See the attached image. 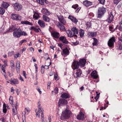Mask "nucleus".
<instances>
[{
	"label": "nucleus",
	"instance_id": "obj_51",
	"mask_svg": "<svg viewBox=\"0 0 122 122\" xmlns=\"http://www.w3.org/2000/svg\"><path fill=\"white\" fill-rule=\"evenodd\" d=\"M91 36H92V37H94L95 36H96V33L93 32V33H91L90 34Z\"/></svg>",
	"mask_w": 122,
	"mask_h": 122
},
{
	"label": "nucleus",
	"instance_id": "obj_33",
	"mask_svg": "<svg viewBox=\"0 0 122 122\" xmlns=\"http://www.w3.org/2000/svg\"><path fill=\"white\" fill-rule=\"evenodd\" d=\"M79 33L80 37H82L83 36L84 34V31L83 30L81 29L79 31Z\"/></svg>",
	"mask_w": 122,
	"mask_h": 122
},
{
	"label": "nucleus",
	"instance_id": "obj_62",
	"mask_svg": "<svg viewBox=\"0 0 122 122\" xmlns=\"http://www.w3.org/2000/svg\"><path fill=\"white\" fill-rule=\"evenodd\" d=\"M23 43V42L22 41V40H21L20 42L19 43V45H21L22 44V43Z\"/></svg>",
	"mask_w": 122,
	"mask_h": 122
},
{
	"label": "nucleus",
	"instance_id": "obj_45",
	"mask_svg": "<svg viewBox=\"0 0 122 122\" xmlns=\"http://www.w3.org/2000/svg\"><path fill=\"white\" fill-rule=\"evenodd\" d=\"M78 5H72V7L74 8L75 9H77L78 7Z\"/></svg>",
	"mask_w": 122,
	"mask_h": 122
},
{
	"label": "nucleus",
	"instance_id": "obj_64",
	"mask_svg": "<svg viewBox=\"0 0 122 122\" xmlns=\"http://www.w3.org/2000/svg\"><path fill=\"white\" fill-rule=\"evenodd\" d=\"M119 49L121 50L122 49V45H120L119 46Z\"/></svg>",
	"mask_w": 122,
	"mask_h": 122
},
{
	"label": "nucleus",
	"instance_id": "obj_8",
	"mask_svg": "<svg viewBox=\"0 0 122 122\" xmlns=\"http://www.w3.org/2000/svg\"><path fill=\"white\" fill-rule=\"evenodd\" d=\"M67 103V101L66 99L61 98L59 99L58 102V104L59 106H60L66 105Z\"/></svg>",
	"mask_w": 122,
	"mask_h": 122
},
{
	"label": "nucleus",
	"instance_id": "obj_10",
	"mask_svg": "<svg viewBox=\"0 0 122 122\" xmlns=\"http://www.w3.org/2000/svg\"><path fill=\"white\" fill-rule=\"evenodd\" d=\"M114 16L112 14V12H110L109 14L107 19L106 21L108 23H110L113 20V19Z\"/></svg>",
	"mask_w": 122,
	"mask_h": 122
},
{
	"label": "nucleus",
	"instance_id": "obj_55",
	"mask_svg": "<svg viewBox=\"0 0 122 122\" xmlns=\"http://www.w3.org/2000/svg\"><path fill=\"white\" fill-rule=\"evenodd\" d=\"M58 45L59 46L61 49H62V47L63 46L62 44L61 43H58Z\"/></svg>",
	"mask_w": 122,
	"mask_h": 122
},
{
	"label": "nucleus",
	"instance_id": "obj_58",
	"mask_svg": "<svg viewBox=\"0 0 122 122\" xmlns=\"http://www.w3.org/2000/svg\"><path fill=\"white\" fill-rule=\"evenodd\" d=\"M20 80L21 81H24L23 78L20 75V77L19 78Z\"/></svg>",
	"mask_w": 122,
	"mask_h": 122
},
{
	"label": "nucleus",
	"instance_id": "obj_37",
	"mask_svg": "<svg viewBox=\"0 0 122 122\" xmlns=\"http://www.w3.org/2000/svg\"><path fill=\"white\" fill-rule=\"evenodd\" d=\"M15 64H14V62L13 60H11L10 61V66L11 68H13L15 67Z\"/></svg>",
	"mask_w": 122,
	"mask_h": 122
},
{
	"label": "nucleus",
	"instance_id": "obj_15",
	"mask_svg": "<svg viewBox=\"0 0 122 122\" xmlns=\"http://www.w3.org/2000/svg\"><path fill=\"white\" fill-rule=\"evenodd\" d=\"M59 39L60 41H61L62 42L64 43L67 44L68 42L65 37L64 36H61L59 38Z\"/></svg>",
	"mask_w": 122,
	"mask_h": 122
},
{
	"label": "nucleus",
	"instance_id": "obj_46",
	"mask_svg": "<svg viewBox=\"0 0 122 122\" xmlns=\"http://www.w3.org/2000/svg\"><path fill=\"white\" fill-rule=\"evenodd\" d=\"M58 89L57 87H56L54 89V92L56 94L58 93Z\"/></svg>",
	"mask_w": 122,
	"mask_h": 122
},
{
	"label": "nucleus",
	"instance_id": "obj_56",
	"mask_svg": "<svg viewBox=\"0 0 122 122\" xmlns=\"http://www.w3.org/2000/svg\"><path fill=\"white\" fill-rule=\"evenodd\" d=\"M35 28L34 27L32 26L30 28H29V29L30 30H34Z\"/></svg>",
	"mask_w": 122,
	"mask_h": 122
},
{
	"label": "nucleus",
	"instance_id": "obj_54",
	"mask_svg": "<svg viewBox=\"0 0 122 122\" xmlns=\"http://www.w3.org/2000/svg\"><path fill=\"white\" fill-rule=\"evenodd\" d=\"M3 112L4 113H5L7 112V109L6 108H3Z\"/></svg>",
	"mask_w": 122,
	"mask_h": 122
},
{
	"label": "nucleus",
	"instance_id": "obj_19",
	"mask_svg": "<svg viewBox=\"0 0 122 122\" xmlns=\"http://www.w3.org/2000/svg\"><path fill=\"white\" fill-rule=\"evenodd\" d=\"M52 36L54 38H58L59 37V33L58 32H54L51 33Z\"/></svg>",
	"mask_w": 122,
	"mask_h": 122
},
{
	"label": "nucleus",
	"instance_id": "obj_12",
	"mask_svg": "<svg viewBox=\"0 0 122 122\" xmlns=\"http://www.w3.org/2000/svg\"><path fill=\"white\" fill-rule=\"evenodd\" d=\"M76 117L79 120H83L84 117V115L82 112L80 111L79 114Z\"/></svg>",
	"mask_w": 122,
	"mask_h": 122
},
{
	"label": "nucleus",
	"instance_id": "obj_26",
	"mask_svg": "<svg viewBox=\"0 0 122 122\" xmlns=\"http://www.w3.org/2000/svg\"><path fill=\"white\" fill-rule=\"evenodd\" d=\"M21 23L22 24H25L26 25H33V24L31 22L28 21H21Z\"/></svg>",
	"mask_w": 122,
	"mask_h": 122
},
{
	"label": "nucleus",
	"instance_id": "obj_63",
	"mask_svg": "<svg viewBox=\"0 0 122 122\" xmlns=\"http://www.w3.org/2000/svg\"><path fill=\"white\" fill-rule=\"evenodd\" d=\"M120 30H121L122 29V26L121 25L118 28Z\"/></svg>",
	"mask_w": 122,
	"mask_h": 122
},
{
	"label": "nucleus",
	"instance_id": "obj_40",
	"mask_svg": "<svg viewBox=\"0 0 122 122\" xmlns=\"http://www.w3.org/2000/svg\"><path fill=\"white\" fill-rule=\"evenodd\" d=\"M13 30V31L15 30H14L13 28L12 27H10L9 28V30L6 31V32L7 33H8L9 32H12Z\"/></svg>",
	"mask_w": 122,
	"mask_h": 122
},
{
	"label": "nucleus",
	"instance_id": "obj_52",
	"mask_svg": "<svg viewBox=\"0 0 122 122\" xmlns=\"http://www.w3.org/2000/svg\"><path fill=\"white\" fill-rule=\"evenodd\" d=\"M51 84V82L50 81L48 82L47 83V88L48 89H49L50 87V84Z\"/></svg>",
	"mask_w": 122,
	"mask_h": 122
},
{
	"label": "nucleus",
	"instance_id": "obj_50",
	"mask_svg": "<svg viewBox=\"0 0 122 122\" xmlns=\"http://www.w3.org/2000/svg\"><path fill=\"white\" fill-rule=\"evenodd\" d=\"M119 1L118 0H114L113 2L114 4L117 5L118 3L119 2Z\"/></svg>",
	"mask_w": 122,
	"mask_h": 122
},
{
	"label": "nucleus",
	"instance_id": "obj_57",
	"mask_svg": "<svg viewBox=\"0 0 122 122\" xmlns=\"http://www.w3.org/2000/svg\"><path fill=\"white\" fill-rule=\"evenodd\" d=\"M25 116H24L23 117H22V120H23V122H25Z\"/></svg>",
	"mask_w": 122,
	"mask_h": 122
},
{
	"label": "nucleus",
	"instance_id": "obj_30",
	"mask_svg": "<svg viewBox=\"0 0 122 122\" xmlns=\"http://www.w3.org/2000/svg\"><path fill=\"white\" fill-rule=\"evenodd\" d=\"M63 53L65 55H68L69 54V51L66 48L65 49H63Z\"/></svg>",
	"mask_w": 122,
	"mask_h": 122
},
{
	"label": "nucleus",
	"instance_id": "obj_41",
	"mask_svg": "<svg viewBox=\"0 0 122 122\" xmlns=\"http://www.w3.org/2000/svg\"><path fill=\"white\" fill-rule=\"evenodd\" d=\"M37 1L41 5L44 4V0H37Z\"/></svg>",
	"mask_w": 122,
	"mask_h": 122
},
{
	"label": "nucleus",
	"instance_id": "obj_42",
	"mask_svg": "<svg viewBox=\"0 0 122 122\" xmlns=\"http://www.w3.org/2000/svg\"><path fill=\"white\" fill-rule=\"evenodd\" d=\"M14 52L13 51H11L9 52L8 53V55L10 56L14 55Z\"/></svg>",
	"mask_w": 122,
	"mask_h": 122
},
{
	"label": "nucleus",
	"instance_id": "obj_24",
	"mask_svg": "<svg viewBox=\"0 0 122 122\" xmlns=\"http://www.w3.org/2000/svg\"><path fill=\"white\" fill-rule=\"evenodd\" d=\"M82 74V71L80 69H78L76 70V77H80Z\"/></svg>",
	"mask_w": 122,
	"mask_h": 122
},
{
	"label": "nucleus",
	"instance_id": "obj_43",
	"mask_svg": "<svg viewBox=\"0 0 122 122\" xmlns=\"http://www.w3.org/2000/svg\"><path fill=\"white\" fill-rule=\"evenodd\" d=\"M99 3L102 4H104L105 0H98Z\"/></svg>",
	"mask_w": 122,
	"mask_h": 122
},
{
	"label": "nucleus",
	"instance_id": "obj_28",
	"mask_svg": "<svg viewBox=\"0 0 122 122\" xmlns=\"http://www.w3.org/2000/svg\"><path fill=\"white\" fill-rule=\"evenodd\" d=\"M11 82V84H17L19 83V81L18 80L16 79H14L13 80H10V81Z\"/></svg>",
	"mask_w": 122,
	"mask_h": 122
},
{
	"label": "nucleus",
	"instance_id": "obj_17",
	"mask_svg": "<svg viewBox=\"0 0 122 122\" xmlns=\"http://www.w3.org/2000/svg\"><path fill=\"white\" fill-rule=\"evenodd\" d=\"M41 12L44 14L46 15H49L50 14V13L46 9L44 8H42L41 10Z\"/></svg>",
	"mask_w": 122,
	"mask_h": 122
},
{
	"label": "nucleus",
	"instance_id": "obj_1",
	"mask_svg": "<svg viewBox=\"0 0 122 122\" xmlns=\"http://www.w3.org/2000/svg\"><path fill=\"white\" fill-rule=\"evenodd\" d=\"M58 19L60 22H58L57 25L58 27L61 30L66 31L65 27L63 25H65L66 22L65 20L62 17H58Z\"/></svg>",
	"mask_w": 122,
	"mask_h": 122
},
{
	"label": "nucleus",
	"instance_id": "obj_18",
	"mask_svg": "<svg viewBox=\"0 0 122 122\" xmlns=\"http://www.w3.org/2000/svg\"><path fill=\"white\" fill-rule=\"evenodd\" d=\"M66 33L68 37H73V36H74V34H73L72 31L70 30H67Z\"/></svg>",
	"mask_w": 122,
	"mask_h": 122
},
{
	"label": "nucleus",
	"instance_id": "obj_48",
	"mask_svg": "<svg viewBox=\"0 0 122 122\" xmlns=\"http://www.w3.org/2000/svg\"><path fill=\"white\" fill-rule=\"evenodd\" d=\"M1 67V68L2 70L3 71V72H5V67H4V66H3V65L2 66H0Z\"/></svg>",
	"mask_w": 122,
	"mask_h": 122
},
{
	"label": "nucleus",
	"instance_id": "obj_16",
	"mask_svg": "<svg viewBox=\"0 0 122 122\" xmlns=\"http://www.w3.org/2000/svg\"><path fill=\"white\" fill-rule=\"evenodd\" d=\"M91 77L94 79H96L98 78V76L97 73L96 71H93L91 73Z\"/></svg>",
	"mask_w": 122,
	"mask_h": 122
},
{
	"label": "nucleus",
	"instance_id": "obj_27",
	"mask_svg": "<svg viewBox=\"0 0 122 122\" xmlns=\"http://www.w3.org/2000/svg\"><path fill=\"white\" fill-rule=\"evenodd\" d=\"M13 107V108H12V111H13V115L14 116V115H16L17 114V107L16 106H15V107Z\"/></svg>",
	"mask_w": 122,
	"mask_h": 122
},
{
	"label": "nucleus",
	"instance_id": "obj_44",
	"mask_svg": "<svg viewBox=\"0 0 122 122\" xmlns=\"http://www.w3.org/2000/svg\"><path fill=\"white\" fill-rule=\"evenodd\" d=\"M86 25L88 28H90L91 26V23L89 22H87L86 24Z\"/></svg>",
	"mask_w": 122,
	"mask_h": 122
},
{
	"label": "nucleus",
	"instance_id": "obj_7",
	"mask_svg": "<svg viewBox=\"0 0 122 122\" xmlns=\"http://www.w3.org/2000/svg\"><path fill=\"white\" fill-rule=\"evenodd\" d=\"M13 6L16 10L19 11L21 10L22 8V6L20 4L15 3L13 4Z\"/></svg>",
	"mask_w": 122,
	"mask_h": 122
},
{
	"label": "nucleus",
	"instance_id": "obj_59",
	"mask_svg": "<svg viewBox=\"0 0 122 122\" xmlns=\"http://www.w3.org/2000/svg\"><path fill=\"white\" fill-rule=\"evenodd\" d=\"M79 43V42L78 41H76V42H74L73 43V44L74 45H76L78 44Z\"/></svg>",
	"mask_w": 122,
	"mask_h": 122
},
{
	"label": "nucleus",
	"instance_id": "obj_49",
	"mask_svg": "<svg viewBox=\"0 0 122 122\" xmlns=\"http://www.w3.org/2000/svg\"><path fill=\"white\" fill-rule=\"evenodd\" d=\"M39 30H41L39 28L37 29L35 28L34 30L36 32H39Z\"/></svg>",
	"mask_w": 122,
	"mask_h": 122
},
{
	"label": "nucleus",
	"instance_id": "obj_3",
	"mask_svg": "<svg viewBox=\"0 0 122 122\" xmlns=\"http://www.w3.org/2000/svg\"><path fill=\"white\" fill-rule=\"evenodd\" d=\"M106 12V9L103 6L99 7L98 9L97 18H101Z\"/></svg>",
	"mask_w": 122,
	"mask_h": 122
},
{
	"label": "nucleus",
	"instance_id": "obj_53",
	"mask_svg": "<svg viewBox=\"0 0 122 122\" xmlns=\"http://www.w3.org/2000/svg\"><path fill=\"white\" fill-rule=\"evenodd\" d=\"M14 56L16 58L20 56V54L19 53H18L16 55H15Z\"/></svg>",
	"mask_w": 122,
	"mask_h": 122
},
{
	"label": "nucleus",
	"instance_id": "obj_35",
	"mask_svg": "<svg viewBox=\"0 0 122 122\" xmlns=\"http://www.w3.org/2000/svg\"><path fill=\"white\" fill-rule=\"evenodd\" d=\"M16 70L18 72L19 71L20 64V63H16Z\"/></svg>",
	"mask_w": 122,
	"mask_h": 122
},
{
	"label": "nucleus",
	"instance_id": "obj_29",
	"mask_svg": "<svg viewBox=\"0 0 122 122\" xmlns=\"http://www.w3.org/2000/svg\"><path fill=\"white\" fill-rule=\"evenodd\" d=\"M42 18L43 20L46 22H49L50 21V19L49 17L43 15V16Z\"/></svg>",
	"mask_w": 122,
	"mask_h": 122
},
{
	"label": "nucleus",
	"instance_id": "obj_14",
	"mask_svg": "<svg viewBox=\"0 0 122 122\" xmlns=\"http://www.w3.org/2000/svg\"><path fill=\"white\" fill-rule=\"evenodd\" d=\"M71 31L73 34H74V36L77 37V36L76 35H75V34H78V30L76 28L74 27L72 28L71 29Z\"/></svg>",
	"mask_w": 122,
	"mask_h": 122
},
{
	"label": "nucleus",
	"instance_id": "obj_23",
	"mask_svg": "<svg viewBox=\"0 0 122 122\" xmlns=\"http://www.w3.org/2000/svg\"><path fill=\"white\" fill-rule=\"evenodd\" d=\"M83 4L86 7H88L92 5V2L87 0L83 2Z\"/></svg>",
	"mask_w": 122,
	"mask_h": 122
},
{
	"label": "nucleus",
	"instance_id": "obj_4",
	"mask_svg": "<svg viewBox=\"0 0 122 122\" xmlns=\"http://www.w3.org/2000/svg\"><path fill=\"white\" fill-rule=\"evenodd\" d=\"M79 66V62L76 61H74L73 62L71 66L73 70L76 69H78Z\"/></svg>",
	"mask_w": 122,
	"mask_h": 122
},
{
	"label": "nucleus",
	"instance_id": "obj_60",
	"mask_svg": "<svg viewBox=\"0 0 122 122\" xmlns=\"http://www.w3.org/2000/svg\"><path fill=\"white\" fill-rule=\"evenodd\" d=\"M23 75L25 77V78H26V75H25V71H23Z\"/></svg>",
	"mask_w": 122,
	"mask_h": 122
},
{
	"label": "nucleus",
	"instance_id": "obj_13",
	"mask_svg": "<svg viewBox=\"0 0 122 122\" xmlns=\"http://www.w3.org/2000/svg\"><path fill=\"white\" fill-rule=\"evenodd\" d=\"M86 60L84 59H81L79 62V65L81 67H84L86 64Z\"/></svg>",
	"mask_w": 122,
	"mask_h": 122
},
{
	"label": "nucleus",
	"instance_id": "obj_38",
	"mask_svg": "<svg viewBox=\"0 0 122 122\" xmlns=\"http://www.w3.org/2000/svg\"><path fill=\"white\" fill-rule=\"evenodd\" d=\"M0 14L3 15L5 13V10L2 8L0 7Z\"/></svg>",
	"mask_w": 122,
	"mask_h": 122
},
{
	"label": "nucleus",
	"instance_id": "obj_32",
	"mask_svg": "<svg viewBox=\"0 0 122 122\" xmlns=\"http://www.w3.org/2000/svg\"><path fill=\"white\" fill-rule=\"evenodd\" d=\"M33 18L36 20L40 18V16L37 13H35L33 15Z\"/></svg>",
	"mask_w": 122,
	"mask_h": 122
},
{
	"label": "nucleus",
	"instance_id": "obj_20",
	"mask_svg": "<svg viewBox=\"0 0 122 122\" xmlns=\"http://www.w3.org/2000/svg\"><path fill=\"white\" fill-rule=\"evenodd\" d=\"M68 18L71 20L73 22L76 23L78 22V20L76 19L71 15H69Z\"/></svg>",
	"mask_w": 122,
	"mask_h": 122
},
{
	"label": "nucleus",
	"instance_id": "obj_36",
	"mask_svg": "<svg viewBox=\"0 0 122 122\" xmlns=\"http://www.w3.org/2000/svg\"><path fill=\"white\" fill-rule=\"evenodd\" d=\"M93 39H94V41L92 43V44L93 46H94L97 45L98 41L95 38H93Z\"/></svg>",
	"mask_w": 122,
	"mask_h": 122
},
{
	"label": "nucleus",
	"instance_id": "obj_21",
	"mask_svg": "<svg viewBox=\"0 0 122 122\" xmlns=\"http://www.w3.org/2000/svg\"><path fill=\"white\" fill-rule=\"evenodd\" d=\"M61 97L65 99L68 98H70V96L68 94L66 93H64L62 94Z\"/></svg>",
	"mask_w": 122,
	"mask_h": 122
},
{
	"label": "nucleus",
	"instance_id": "obj_5",
	"mask_svg": "<svg viewBox=\"0 0 122 122\" xmlns=\"http://www.w3.org/2000/svg\"><path fill=\"white\" fill-rule=\"evenodd\" d=\"M11 18L13 20H20L21 17L19 15L16 14H12L11 15Z\"/></svg>",
	"mask_w": 122,
	"mask_h": 122
},
{
	"label": "nucleus",
	"instance_id": "obj_22",
	"mask_svg": "<svg viewBox=\"0 0 122 122\" xmlns=\"http://www.w3.org/2000/svg\"><path fill=\"white\" fill-rule=\"evenodd\" d=\"M38 23L41 27H44L45 26V23L42 20H39Z\"/></svg>",
	"mask_w": 122,
	"mask_h": 122
},
{
	"label": "nucleus",
	"instance_id": "obj_47",
	"mask_svg": "<svg viewBox=\"0 0 122 122\" xmlns=\"http://www.w3.org/2000/svg\"><path fill=\"white\" fill-rule=\"evenodd\" d=\"M41 114V119L42 120L44 121V120H43V117H44L43 115V112H40Z\"/></svg>",
	"mask_w": 122,
	"mask_h": 122
},
{
	"label": "nucleus",
	"instance_id": "obj_34",
	"mask_svg": "<svg viewBox=\"0 0 122 122\" xmlns=\"http://www.w3.org/2000/svg\"><path fill=\"white\" fill-rule=\"evenodd\" d=\"M9 100L10 103L13 107V106L12 105H14L13 104V97L12 96H10L9 98Z\"/></svg>",
	"mask_w": 122,
	"mask_h": 122
},
{
	"label": "nucleus",
	"instance_id": "obj_9",
	"mask_svg": "<svg viewBox=\"0 0 122 122\" xmlns=\"http://www.w3.org/2000/svg\"><path fill=\"white\" fill-rule=\"evenodd\" d=\"M115 38L112 37L111 38L108 43V46L110 47H112L114 43L115 42Z\"/></svg>",
	"mask_w": 122,
	"mask_h": 122
},
{
	"label": "nucleus",
	"instance_id": "obj_6",
	"mask_svg": "<svg viewBox=\"0 0 122 122\" xmlns=\"http://www.w3.org/2000/svg\"><path fill=\"white\" fill-rule=\"evenodd\" d=\"M19 28H16L14 32L13 33V35L14 37L17 38L20 37V32L19 31Z\"/></svg>",
	"mask_w": 122,
	"mask_h": 122
},
{
	"label": "nucleus",
	"instance_id": "obj_61",
	"mask_svg": "<svg viewBox=\"0 0 122 122\" xmlns=\"http://www.w3.org/2000/svg\"><path fill=\"white\" fill-rule=\"evenodd\" d=\"M29 49H30V51H34V48L32 47H31L30 48H29Z\"/></svg>",
	"mask_w": 122,
	"mask_h": 122
},
{
	"label": "nucleus",
	"instance_id": "obj_11",
	"mask_svg": "<svg viewBox=\"0 0 122 122\" xmlns=\"http://www.w3.org/2000/svg\"><path fill=\"white\" fill-rule=\"evenodd\" d=\"M38 110L36 109L35 110V112L36 113V115L37 117H39L40 116V112H43V109L42 107H38Z\"/></svg>",
	"mask_w": 122,
	"mask_h": 122
},
{
	"label": "nucleus",
	"instance_id": "obj_39",
	"mask_svg": "<svg viewBox=\"0 0 122 122\" xmlns=\"http://www.w3.org/2000/svg\"><path fill=\"white\" fill-rule=\"evenodd\" d=\"M30 111V109L28 107H25V114H26V113L27 114H28V112H29Z\"/></svg>",
	"mask_w": 122,
	"mask_h": 122
},
{
	"label": "nucleus",
	"instance_id": "obj_25",
	"mask_svg": "<svg viewBox=\"0 0 122 122\" xmlns=\"http://www.w3.org/2000/svg\"><path fill=\"white\" fill-rule=\"evenodd\" d=\"M9 5L7 3L3 2L1 4V6L4 7L5 8H7L9 6Z\"/></svg>",
	"mask_w": 122,
	"mask_h": 122
},
{
	"label": "nucleus",
	"instance_id": "obj_31",
	"mask_svg": "<svg viewBox=\"0 0 122 122\" xmlns=\"http://www.w3.org/2000/svg\"><path fill=\"white\" fill-rule=\"evenodd\" d=\"M19 30H20V36H26L27 35V33L25 32L24 31H22V30L20 28H19Z\"/></svg>",
	"mask_w": 122,
	"mask_h": 122
},
{
	"label": "nucleus",
	"instance_id": "obj_2",
	"mask_svg": "<svg viewBox=\"0 0 122 122\" xmlns=\"http://www.w3.org/2000/svg\"><path fill=\"white\" fill-rule=\"evenodd\" d=\"M71 115V111L69 110L66 109L62 112L60 119L61 120L66 119L69 118Z\"/></svg>",
	"mask_w": 122,
	"mask_h": 122
}]
</instances>
